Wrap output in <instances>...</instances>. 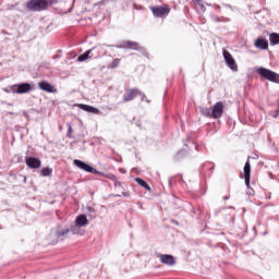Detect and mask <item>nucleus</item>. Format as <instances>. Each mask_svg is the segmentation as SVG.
I'll return each instance as SVG.
<instances>
[{
    "label": "nucleus",
    "instance_id": "20",
    "mask_svg": "<svg viewBox=\"0 0 279 279\" xmlns=\"http://www.w3.org/2000/svg\"><path fill=\"white\" fill-rule=\"evenodd\" d=\"M202 113L204 114V117H207V119H213V109L203 108Z\"/></svg>",
    "mask_w": 279,
    "mask_h": 279
},
{
    "label": "nucleus",
    "instance_id": "10",
    "mask_svg": "<svg viewBox=\"0 0 279 279\" xmlns=\"http://www.w3.org/2000/svg\"><path fill=\"white\" fill-rule=\"evenodd\" d=\"M38 87L40 88V90H44L45 93H58L56 86L51 85V83L47 81L39 82Z\"/></svg>",
    "mask_w": 279,
    "mask_h": 279
},
{
    "label": "nucleus",
    "instance_id": "24",
    "mask_svg": "<svg viewBox=\"0 0 279 279\" xmlns=\"http://www.w3.org/2000/svg\"><path fill=\"white\" fill-rule=\"evenodd\" d=\"M68 133L66 136L68 138H73V126L71 125V123H68Z\"/></svg>",
    "mask_w": 279,
    "mask_h": 279
},
{
    "label": "nucleus",
    "instance_id": "21",
    "mask_svg": "<svg viewBox=\"0 0 279 279\" xmlns=\"http://www.w3.org/2000/svg\"><path fill=\"white\" fill-rule=\"evenodd\" d=\"M51 173H53V170H51L50 168H44L40 171V175H43L44 178H48L49 175H51Z\"/></svg>",
    "mask_w": 279,
    "mask_h": 279
},
{
    "label": "nucleus",
    "instance_id": "1",
    "mask_svg": "<svg viewBox=\"0 0 279 279\" xmlns=\"http://www.w3.org/2000/svg\"><path fill=\"white\" fill-rule=\"evenodd\" d=\"M56 2L57 0H29L26 3V8L31 12H43V10H48Z\"/></svg>",
    "mask_w": 279,
    "mask_h": 279
},
{
    "label": "nucleus",
    "instance_id": "11",
    "mask_svg": "<svg viewBox=\"0 0 279 279\" xmlns=\"http://www.w3.org/2000/svg\"><path fill=\"white\" fill-rule=\"evenodd\" d=\"M25 162L29 167V169H40V166L43 165L40 159L36 157H27L25 159Z\"/></svg>",
    "mask_w": 279,
    "mask_h": 279
},
{
    "label": "nucleus",
    "instance_id": "17",
    "mask_svg": "<svg viewBox=\"0 0 279 279\" xmlns=\"http://www.w3.org/2000/svg\"><path fill=\"white\" fill-rule=\"evenodd\" d=\"M135 182H136L140 186H142L143 189H145L146 191L151 192V187L149 186V184H147V183L145 182V180H143V179H141V178H135Z\"/></svg>",
    "mask_w": 279,
    "mask_h": 279
},
{
    "label": "nucleus",
    "instance_id": "6",
    "mask_svg": "<svg viewBox=\"0 0 279 279\" xmlns=\"http://www.w3.org/2000/svg\"><path fill=\"white\" fill-rule=\"evenodd\" d=\"M225 108H226V105H223V102L221 101L216 102L211 108L213 119H221V117H223Z\"/></svg>",
    "mask_w": 279,
    "mask_h": 279
},
{
    "label": "nucleus",
    "instance_id": "5",
    "mask_svg": "<svg viewBox=\"0 0 279 279\" xmlns=\"http://www.w3.org/2000/svg\"><path fill=\"white\" fill-rule=\"evenodd\" d=\"M223 58H225V62L227 63V66H229V69H231V71H239V65L236 64V61L234 60V57H232V54L230 53V51L228 50H223Z\"/></svg>",
    "mask_w": 279,
    "mask_h": 279
},
{
    "label": "nucleus",
    "instance_id": "3",
    "mask_svg": "<svg viewBox=\"0 0 279 279\" xmlns=\"http://www.w3.org/2000/svg\"><path fill=\"white\" fill-rule=\"evenodd\" d=\"M136 97H142V100H144L145 94H143V92H141L138 88H128L124 92L123 101L124 104H128V101H133V99H136Z\"/></svg>",
    "mask_w": 279,
    "mask_h": 279
},
{
    "label": "nucleus",
    "instance_id": "23",
    "mask_svg": "<svg viewBox=\"0 0 279 279\" xmlns=\"http://www.w3.org/2000/svg\"><path fill=\"white\" fill-rule=\"evenodd\" d=\"M98 175H102V178H107L108 180H112V182H117V175L114 174H104L102 172H99Z\"/></svg>",
    "mask_w": 279,
    "mask_h": 279
},
{
    "label": "nucleus",
    "instance_id": "22",
    "mask_svg": "<svg viewBox=\"0 0 279 279\" xmlns=\"http://www.w3.org/2000/svg\"><path fill=\"white\" fill-rule=\"evenodd\" d=\"M121 64V59H114L109 65L108 69H117Z\"/></svg>",
    "mask_w": 279,
    "mask_h": 279
},
{
    "label": "nucleus",
    "instance_id": "25",
    "mask_svg": "<svg viewBox=\"0 0 279 279\" xmlns=\"http://www.w3.org/2000/svg\"><path fill=\"white\" fill-rule=\"evenodd\" d=\"M69 232H70V230L69 229H66V230H64V231H59L58 233H57V236H64L65 234H69Z\"/></svg>",
    "mask_w": 279,
    "mask_h": 279
},
{
    "label": "nucleus",
    "instance_id": "26",
    "mask_svg": "<svg viewBox=\"0 0 279 279\" xmlns=\"http://www.w3.org/2000/svg\"><path fill=\"white\" fill-rule=\"evenodd\" d=\"M225 199H228V197H225Z\"/></svg>",
    "mask_w": 279,
    "mask_h": 279
},
{
    "label": "nucleus",
    "instance_id": "12",
    "mask_svg": "<svg viewBox=\"0 0 279 279\" xmlns=\"http://www.w3.org/2000/svg\"><path fill=\"white\" fill-rule=\"evenodd\" d=\"M252 173V165L250 163V159L244 165V182L246 186H250V175Z\"/></svg>",
    "mask_w": 279,
    "mask_h": 279
},
{
    "label": "nucleus",
    "instance_id": "18",
    "mask_svg": "<svg viewBox=\"0 0 279 279\" xmlns=\"http://www.w3.org/2000/svg\"><path fill=\"white\" fill-rule=\"evenodd\" d=\"M92 51H93V49H89V50L85 51L83 54L78 56L77 62H86V60H88V58H90Z\"/></svg>",
    "mask_w": 279,
    "mask_h": 279
},
{
    "label": "nucleus",
    "instance_id": "7",
    "mask_svg": "<svg viewBox=\"0 0 279 279\" xmlns=\"http://www.w3.org/2000/svg\"><path fill=\"white\" fill-rule=\"evenodd\" d=\"M117 49H133V51H141V45L136 41L124 40L120 46H116Z\"/></svg>",
    "mask_w": 279,
    "mask_h": 279
},
{
    "label": "nucleus",
    "instance_id": "4",
    "mask_svg": "<svg viewBox=\"0 0 279 279\" xmlns=\"http://www.w3.org/2000/svg\"><path fill=\"white\" fill-rule=\"evenodd\" d=\"M257 73L262 76L265 77V80H268V82H274L275 84H279V74L268 70L266 68H259L257 70Z\"/></svg>",
    "mask_w": 279,
    "mask_h": 279
},
{
    "label": "nucleus",
    "instance_id": "15",
    "mask_svg": "<svg viewBox=\"0 0 279 279\" xmlns=\"http://www.w3.org/2000/svg\"><path fill=\"white\" fill-rule=\"evenodd\" d=\"M159 258L163 265H175V258L173 255H160Z\"/></svg>",
    "mask_w": 279,
    "mask_h": 279
},
{
    "label": "nucleus",
    "instance_id": "9",
    "mask_svg": "<svg viewBox=\"0 0 279 279\" xmlns=\"http://www.w3.org/2000/svg\"><path fill=\"white\" fill-rule=\"evenodd\" d=\"M74 165H75V167H78V169H82L83 171H86L87 173H99V171L97 169L93 168V166H90L82 160L75 159Z\"/></svg>",
    "mask_w": 279,
    "mask_h": 279
},
{
    "label": "nucleus",
    "instance_id": "16",
    "mask_svg": "<svg viewBox=\"0 0 279 279\" xmlns=\"http://www.w3.org/2000/svg\"><path fill=\"white\" fill-rule=\"evenodd\" d=\"M87 225H88V218L86 217V215L77 216L75 220V226H77L78 228H84V226H87Z\"/></svg>",
    "mask_w": 279,
    "mask_h": 279
},
{
    "label": "nucleus",
    "instance_id": "2",
    "mask_svg": "<svg viewBox=\"0 0 279 279\" xmlns=\"http://www.w3.org/2000/svg\"><path fill=\"white\" fill-rule=\"evenodd\" d=\"M150 11L153 12L154 16H156V19H165L171 13V7H169V4L150 7Z\"/></svg>",
    "mask_w": 279,
    "mask_h": 279
},
{
    "label": "nucleus",
    "instance_id": "19",
    "mask_svg": "<svg viewBox=\"0 0 279 279\" xmlns=\"http://www.w3.org/2000/svg\"><path fill=\"white\" fill-rule=\"evenodd\" d=\"M269 40L271 45H279V34L271 33L269 36Z\"/></svg>",
    "mask_w": 279,
    "mask_h": 279
},
{
    "label": "nucleus",
    "instance_id": "13",
    "mask_svg": "<svg viewBox=\"0 0 279 279\" xmlns=\"http://www.w3.org/2000/svg\"><path fill=\"white\" fill-rule=\"evenodd\" d=\"M255 47L256 49H262V50H267L269 49V41H267V39L263 38V37H258L255 40Z\"/></svg>",
    "mask_w": 279,
    "mask_h": 279
},
{
    "label": "nucleus",
    "instance_id": "14",
    "mask_svg": "<svg viewBox=\"0 0 279 279\" xmlns=\"http://www.w3.org/2000/svg\"><path fill=\"white\" fill-rule=\"evenodd\" d=\"M78 108H81V110H84L85 112H89L92 114H101V111L90 105H84V104H80L77 105Z\"/></svg>",
    "mask_w": 279,
    "mask_h": 279
},
{
    "label": "nucleus",
    "instance_id": "8",
    "mask_svg": "<svg viewBox=\"0 0 279 279\" xmlns=\"http://www.w3.org/2000/svg\"><path fill=\"white\" fill-rule=\"evenodd\" d=\"M13 93H17V95H23L25 93H29L32 90V85L29 83H22L19 85L11 86Z\"/></svg>",
    "mask_w": 279,
    "mask_h": 279
}]
</instances>
